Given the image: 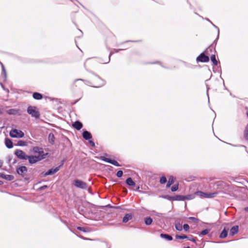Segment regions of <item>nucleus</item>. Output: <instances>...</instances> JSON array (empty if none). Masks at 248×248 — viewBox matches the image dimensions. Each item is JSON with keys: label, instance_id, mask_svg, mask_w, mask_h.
Instances as JSON below:
<instances>
[{"label": "nucleus", "instance_id": "9d476101", "mask_svg": "<svg viewBox=\"0 0 248 248\" xmlns=\"http://www.w3.org/2000/svg\"><path fill=\"white\" fill-rule=\"evenodd\" d=\"M60 169V167H56L55 168H52L46 172L44 174V176H46L48 175H52L57 172Z\"/></svg>", "mask_w": 248, "mask_h": 248}, {"label": "nucleus", "instance_id": "f03ea898", "mask_svg": "<svg viewBox=\"0 0 248 248\" xmlns=\"http://www.w3.org/2000/svg\"><path fill=\"white\" fill-rule=\"evenodd\" d=\"M32 152L33 155H30V156H36L39 158L36 161V163L45 159L48 154L47 153H45L42 148L38 147H33Z\"/></svg>", "mask_w": 248, "mask_h": 248}, {"label": "nucleus", "instance_id": "aec40b11", "mask_svg": "<svg viewBox=\"0 0 248 248\" xmlns=\"http://www.w3.org/2000/svg\"><path fill=\"white\" fill-rule=\"evenodd\" d=\"M6 112L9 115H16L18 112V110L16 109H10L6 111Z\"/></svg>", "mask_w": 248, "mask_h": 248}, {"label": "nucleus", "instance_id": "7ed1b4c3", "mask_svg": "<svg viewBox=\"0 0 248 248\" xmlns=\"http://www.w3.org/2000/svg\"><path fill=\"white\" fill-rule=\"evenodd\" d=\"M9 135L13 138H21L24 136V133L21 130L16 129H12L10 131Z\"/></svg>", "mask_w": 248, "mask_h": 248}, {"label": "nucleus", "instance_id": "0eeeda50", "mask_svg": "<svg viewBox=\"0 0 248 248\" xmlns=\"http://www.w3.org/2000/svg\"><path fill=\"white\" fill-rule=\"evenodd\" d=\"M93 81L94 86L95 87H99L104 84V81L99 77L94 76L93 77Z\"/></svg>", "mask_w": 248, "mask_h": 248}, {"label": "nucleus", "instance_id": "39448f33", "mask_svg": "<svg viewBox=\"0 0 248 248\" xmlns=\"http://www.w3.org/2000/svg\"><path fill=\"white\" fill-rule=\"evenodd\" d=\"M74 185L78 188L84 189L88 188L87 184L85 182L78 179H76L74 181Z\"/></svg>", "mask_w": 248, "mask_h": 248}, {"label": "nucleus", "instance_id": "cd10ccee", "mask_svg": "<svg viewBox=\"0 0 248 248\" xmlns=\"http://www.w3.org/2000/svg\"><path fill=\"white\" fill-rule=\"evenodd\" d=\"M17 145L20 146H25L27 145V143L26 141L23 140H19L17 142Z\"/></svg>", "mask_w": 248, "mask_h": 248}, {"label": "nucleus", "instance_id": "58836bf2", "mask_svg": "<svg viewBox=\"0 0 248 248\" xmlns=\"http://www.w3.org/2000/svg\"><path fill=\"white\" fill-rule=\"evenodd\" d=\"M89 142L93 146H95V144L92 141V140H90L89 141Z\"/></svg>", "mask_w": 248, "mask_h": 248}, {"label": "nucleus", "instance_id": "4be33fe9", "mask_svg": "<svg viewBox=\"0 0 248 248\" xmlns=\"http://www.w3.org/2000/svg\"><path fill=\"white\" fill-rule=\"evenodd\" d=\"M160 237L169 241H171L172 240V237L167 234L161 233L160 234Z\"/></svg>", "mask_w": 248, "mask_h": 248}, {"label": "nucleus", "instance_id": "37998d69", "mask_svg": "<svg viewBox=\"0 0 248 248\" xmlns=\"http://www.w3.org/2000/svg\"><path fill=\"white\" fill-rule=\"evenodd\" d=\"M46 187H47V186H43L41 187V189H44V188H46Z\"/></svg>", "mask_w": 248, "mask_h": 248}, {"label": "nucleus", "instance_id": "603ef678", "mask_svg": "<svg viewBox=\"0 0 248 248\" xmlns=\"http://www.w3.org/2000/svg\"><path fill=\"white\" fill-rule=\"evenodd\" d=\"M186 248H189V247H186Z\"/></svg>", "mask_w": 248, "mask_h": 248}, {"label": "nucleus", "instance_id": "2f4dec72", "mask_svg": "<svg viewBox=\"0 0 248 248\" xmlns=\"http://www.w3.org/2000/svg\"><path fill=\"white\" fill-rule=\"evenodd\" d=\"M244 137L246 140H248V128L246 127L244 131Z\"/></svg>", "mask_w": 248, "mask_h": 248}, {"label": "nucleus", "instance_id": "6ab92c4d", "mask_svg": "<svg viewBox=\"0 0 248 248\" xmlns=\"http://www.w3.org/2000/svg\"><path fill=\"white\" fill-rule=\"evenodd\" d=\"M174 178L170 176L169 178V181L167 184L166 187H170V186L174 183Z\"/></svg>", "mask_w": 248, "mask_h": 248}, {"label": "nucleus", "instance_id": "3c124183", "mask_svg": "<svg viewBox=\"0 0 248 248\" xmlns=\"http://www.w3.org/2000/svg\"><path fill=\"white\" fill-rule=\"evenodd\" d=\"M246 128H248V124L247 126H246Z\"/></svg>", "mask_w": 248, "mask_h": 248}, {"label": "nucleus", "instance_id": "ea45409f", "mask_svg": "<svg viewBox=\"0 0 248 248\" xmlns=\"http://www.w3.org/2000/svg\"><path fill=\"white\" fill-rule=\"evenodd\" d=\"M3 112V108H0V114H1Z\"/></svg>", "mask_w": 248, "mask_h": 248}, {"label": "nucleus", "instance_id": "dca6fc26", "mask_svg": "<svg viewBox=\"0 0 248 248\" xmlns=\"http://www.w3.org/2000/svg\"><path fill=\"white\" fill-rule=\"evenodd\" d=\"M132 215L131 214H127L123 217V221L124 223L127 222L129 220L132 219Z\"/></svg>", "mask_w": 248, "mask_h": 248}, {"label": "nucleus", "instance_id": "8fccbe9b", "mask_svg": "<svg viewBox=\"0 0 248 248\" xmlns=\"http://www.w3.org/2000/svg\"><path fill=\"white\" fill-rule=\"evenodd\" d=\"M139 188H140V187H139V186H138V187H137V190H138Z\"/></svg>", "mask_w": 248, "mask_h": 248}, {"label": "nucleus", "instance_id": "79ce46f5", "mask_svg": "<svg viewBox=\"0 0 248 248\" xmlns=\"http://www.w3.org/2000/svg\"><path fill=\"white\" fill-rule=\"evenodd\" d=\"M83 81V80L81 79H78L76 80L75 81Z\"/></svg>", "mask_w": 248, "mask_h": 248}, {"label": "nucleus", "instance_id": "c85d7f7f", "mask_svg": "<svg viewBox=\"0 0 248 248\" xmlns=\"http://www.w3.org/2000/svg\"><path fill=\"white\" fill-rule=\"evenodd\" d=\"M159 182L161 184H165L167 182V179L166 177L164 176H162L160 179Z\"/></svg>", "mask_w": 248, "mask_h": 248}, {"label": "nucleus", "instance_id": "4c0bfd02", "mask_svg": "<svg viewBox=\"0 0 248 248\" xmlns=\"http://www.w3.org/2000/svg\"><path fill=\"white\" fill-rule=\"evenodd\" d=\"M189 219H191V220H192L193 221H197V219L195 217H189Z\"/></svg>", "mask_w": 248, "mask_h": 248}, {"label": "nucleus", "instance_id": "7c9ffc66", "mask_svg": "<svg viewBox=\"0 0 248 248\" xmlns=\"http://www.w3.org/2000/svg\"><path fill=\"white\" fill-rule=\"evenodd\" d=\"M175 228L178 231L182 230V226L180 223H177L175 224Z\"/></svg>", "mask_w": 248, "mask_h": 248}, {"label": "nucleus", "instance_id": "393cba45", "mask_svg": "<svg viewBox=\"0 0 248 248\" xmlns=\"http://www.w3.org/2000/svg\"><path fill=\"white\" fill-rule=\"evenodd\" d=\"M145 224L146 225H150L153 222V219L150 217H147L144 219Z\"/></svg>", "mask_w": 248, "mask_h": 248}, {"label": "nucleus", "instance_id": "09e8293b", "mask_svg": "<svg viewBox=\"0 0 248 248\" xmlns=\"http://www.w3.org/2000/svg\"><path fill=\"white\" fill-rule=\"evenodd\" d=\"M50 137H51V134H49V139L50 138Z\"/></svg>", "mask_w": 248, "mask_h": 248}, {"label": "nucleus", "instance_id": "f257e3e1", "mask_svg": "<svg viewBox=\"0 0 248 248\" xmlns=\"http://www.w3.org/2000/svg\"><path fill=\"white\" fill-rule=\"evenodd\" d=\"M15 155L19 158L22 159H28L31 164H34L36 161L38 160V157L36 156H30L27 155L26 154L20 150H17L15 152Z\"/></svg>", "mask_w": 248, "mask_h": 248}, {"label": "nucleus", "instance_id": "a18cd8bd", "mask_svg": "<svg viewBox=\"0 0 248 248\" xmlns=\"http://www.w3.org/2000/svg\"><path fill=\"white\" fill-rule=\"evenodd\" d=\"M121 49H117V50H115V52H118L119 50H120Z\"/></svg>", "mask_w": 248, "mask_h": 248}, {"label": "nucleus", "instance_id": "412c9836", "mask_svg": "<svg viewBox=\"0 0 248 248\" xmlns=\"http://www.w3.org/2000/svg\"><path fill=\"white\" fill-rule=\"evenodd\" d=\"M127 185L130 186H134L135 183L133 181L131 177L128 178L125 181Z\"/></svg>", "mask_w": 248, "mask_h": 248}, {"label": "nucleus", "instance_id": "72a5a7b5", "mask_svg": "<svg viewBox=\"0 0 248 248\" xmlns=\"http://www.w3.org/2000/svg\"><path fill=\"white\" fill-rule=\"evenodd\" d=\"M186 238H187V236L186 235H176V239H186Z\"/></svg>", "mask_w": 248, "mask_h": 248}, {"label": "nucleus", "instance_id": "a878e982", "mask_svg": "<svg viewBox=\"0 0 248 248\" xmlns=\"http://www.w3.org/2000/svg\"><path fill=\"white\" fill-rule=\"evenodd\" d=\"M211 60L215 65H217V62L216 59V56L215 55H212L211 56Z\"/></svg>", "mask_w": 248, "mask_h": 248}, {"label": "nucleus", "instance_id": "f8f14e48", "mask_svg": "<svg viewBox=\"0 0 248 248\" xmlns=\"http://www.w3.org/2000/svg\"><path fill=\"white\" fill-rule=\"evenodd\" d=\"M0 177L8 181H11L14 179V176L13 175L4 174L2 173H0Z\"/></svg>", "mask_w": 248, "mask_h": 248}, {"label": "nucleus", "instance_id": "bb28decb", "mask_svg": "<svg viewBox=\"0 0 248 248\" xmlns=\"http://www.w3.org/2000/svg\"><path fill=\"white\" fill-rule=\"evenodd\" d=\"M173 200L178 201H185V196H177L176 197L173 198Z\"/></svg>", "mask_w": 248, "mask_h": 248}, {"label": "nucleus", "instance_id": "f3484780", "mask_svg": "<svg viewBox=\"0 0 248 248\" xmlns=\"http://www.w3.org/2000/svg\"><path fill=\"white\" fill-rule=\"evenodd\" d=\"M229 230V228H224L223 230L222 231L221 233L220 234V237L222 238H225L227 237L228 234V231Z\"/></svg>", "mask_w": 248, "mask_h": 248}, {"label": "nucleus", "instance_id": "c03bdc74", "mask_svg": "<svg viewBox=\"0 0 248 248\" xmlns=\"http://www.w3.org/2000/svg\"><path fill=\"white\" fill-rule=\"evenodd\" d=\"M245 210H246V211L248 212V207H246V208H245Z\"/></svg>", "mask_w": 248, "mask_h": 248}, {"label": "nucleus", "instance_id": "20e7f679", "mask_svg": "<svg viewBox=\"0 0 248 248\" xmlns=\"http://www.w3.org/2000/svg\"><path fill=\"white\" fill-rule=\"evenodd\" d=\"M196 197L198 196L201 198H212L216 196V193H204L201 191L195 192Z\"/></svg>", "mask_w": 248, "mask_h": 248}, {"label": "nucleus", "instance_id": "c9c22d12", "mask_svg": "<svg viewBox=\"0 0 248 248\" xmlns=\"http://www.w3.org/2000/svg\"><path fill=\"white\" fill-rule=\"evenodd\" d=\"M183 228L185 231L187 232L188 231L189 227L188 224H186L184 225Z\"/></svg>", "mask_w": 248, "mask_h": 248}, {"label": "nucleus", "instance_id": "f704fd0d", "mask_svg": "<svg viewBox=\"0 0 248 248\" xmlns=\"http://www.w3.org/2000/svg\"><path fill=\"white\" fill-rule=\"evenodd\" d=\"M123 174V171H122V170H119V171L117 172V174H116V175H117V176L118 177H119V178H120V177H121L122 176Z\"/></svg>", "mask_w": 248, "mask_h": 248}, {"label": "nucleus", "instance_id": "473e14b6", "mask_svg": "<svg viewBox=\"0 0 248 248\" xmlns=\"http://www.w3.org/2000/svg\"><path fill=\"white\" fill-rule=\"evenodd\" d=\"M209 232V230L205 229V230H204L202 231L200 235H206V234H207Z\"/></svg>", "mask_w": 248, "mask_h": 248}, {"label": "nucleus", "instance_id": "a19ab883", "mask_svg": "<svg viewBox=\"0 0 248 248\" xmlns=\"http://www.w3.org/2000/svg\"><path fill=\"white\" fill-rule=\"evenodd\" d=\"M3 162L2 161L0 160V167H1L2 165Z\"/></svg>", "mask_w": 248, "mask_h": 248}, {"label": "nucleus", "instance_id": "5701e85b", "mask_svg": "<svg viewBox=\"0 0 248 248\" xmlns=\"http://www.w3.org/2000/svg\"><path fill=\"white\" fill-rule=\"evenodd\" d=\"M33 97L36 100H40L42 98V95L38 93H34L33 94Z\"/></svg>", "mask_w": 248, "mask_h": 248}, {"label": "nucleus", "instance_id": "de8ad7c7", "mask_svg": "<svg viewBox=\"0 0 248 248\" xmlns=\"http://www.w3.org/2000/svg\"><path fill=\"white\" fill-rule=\"evenodd\" d=\"M112 54V53H110V54H109V57H110V56Z\"/></svg>", "mask_w": 248, "mask_h": 248}, {"label": "nucleus", "instance_id": "a211bd4d", "mask_svg": "<svg viewBox=\"0 0 248 248\" xmlns=\"http://www.w3.org/2000/svg\"><path fill=\"white\" fill-rule=\"evenodd\" d=\"M238 231V227L237 226H233L230 230V234L232 236L236 234Z\"/></svg>", "mask_w": 248, "mask_h": 248}, {"label": "nucleus", "instance_id": "49530a36", "mask_svg": "<svg viewBox=\"0 0 248 248\" xmlns=\"http://www.w3.org/2000/svg\"><path fill=\"white\" fill-rule=\"evenodd\" d=\"M3 184V182L1 181H0V185H2Z\"/></svg>", "mask_w": 248, "mask_h": 248}, {"label": "nucleus", "instance_id": "1a4fd4ad", "mask_svg": "<svg viewBox=\"0 0 248 248\" xmlns=\"http://www.w3.org/2000/svg\"><path fill=\"white\" fill-rule=\"evenodd\" d=\"M100 158L102 160L109 163L114 166H120V165L118 163V162L114 160L110 159L103 156H100Z\"/></svg>", "mask_w": 248, "mask_h": 248}, {"label": "nucleus", "instance_id": "9b49d317", "mask_svg": "<svg viewBox=\"0 0 248 248\" xmlns=\"http://www.w3.org/2000/svg\"><path fill=\"white\" fill-rule=\"evenodd\" d=\"M27 171V169L25 166H21L17 168V172L18 174L23 175Z\"/></svg>", "mask_w": 248, "mask_h": 248}, {"label": "nucleus", "instance_id": "ddd939ff", "mask_svg": "<svg viewBox=\"0 0 248 248\" xmlns=\"http://www.w3.org/2000/svg\"><path fill=\"white\" fill-rule=\"evenodd\" d=\"M82 136L86 140H90L92 138L91 134L87 131H84L83 132Z\"/></svg>", "mask_w": 248, "mask_h": 248}, {"label": "nucleus", "instance_id": "e433bc0d", "mask_svg": "<svg viewBox=\"0 0 248 248\" xmlns=\"http://www.w3.org/2000/svg\"><path fill=\"white\" fill-rule=\"evenodd\" d=\"M78 229L80 230V231L84 232H86V230H85V229L84 228H83V227H78Z\"/></svg>", "mask_w": 248, "mask_h": 248}, {"label": "nucleus", "instance_id": "4468645a", "mask_svg": "<svg viewBox=\"0 0 248 248\" xmlns=\"http://www.w3.org/2000/svg\"><path fill=\"white\" fill-rule=\"evenodd\" d=\"M73 126L78 130H79L82 127V124L79 121H76L73 124Z\"/></svg>", "mask_w": 248, "mask_h": 248}, {"label": "nucleus", "instance_id": "423d86ee", "mask_svg": "<svg viewBox=\"0 0 248 248\" xmlns=\"http://www.w3.org/2000/svg\"><path fill=\"white\" fill-rule=\"evenodd\" d=\"M28 113L36 118L39 116V112L37 111V108L35 107L30 106L27 109Z\"/></svg>", "mask_w": 248, "mask_h": 248}, {"label": "nucleus", "instance_id": "c756f323", "mask_svg": "<svg viewBox=\"0 0 248 248\" xmlns=\"http://www.w3.org/2000/svg\"><path fill=\"white\" fill-rule=\"evenodd\" d=\"M178 184L174 185V186H173L171 187V190L172 192H174V191H177L178 190Z\"/></svg>", "mask_w": 248, "mask_h": 248}, {"label": "nucleus", "instance_id": "2eb2a0df", "mask_svg": "<svg viewBox=\"0 0 248 248\" xmlns=\"http://www.w3.org/2000/svg\"><path fill=\"white\" fill-rule=\"evenodd\" d=\"M5 144L6 147L8 148H12L13 147V142L9 139H5Z\"/></svg>", "mask_w": 248, "mask_h": 248}, {"label": "nucleus", "instance_id": "6e6552de", "mask_svg": "<svg viewBox=\"0 0 248 248\" xmlns=\"http://www.w3.org/2000/svg\"><path fill=\"white\" fill-rule=\"evenodd\" d=\"M196 61L197 62H209V58L203 53H202L197 58Z\"/></svg>", "mask_w": 248, "mask_h": 248}, {"label": "nucleus", "instance_id": "b1692460", "mask_svg": "<svg viewBox=\"0 0 248 248\" xmlns=\"http://www.w3.org/2000/svg\"><path fill=\"white\" fill-rule=\"evenodd\" d=\"M196 197L195 192L192 194H189L185 196V200H191L194 199Z\"/></svg>", "mask_w": 248, "mask_h": 248}]
</instances>
